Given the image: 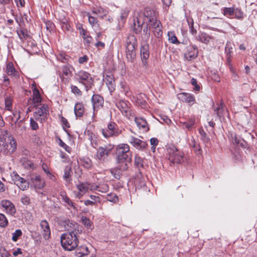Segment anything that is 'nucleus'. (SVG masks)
<instances>
[{"label": "nucleus", "instance_id": "nucleus-7", "mask_svg": "<svg viewBox=\"0 0 257 257\" xmlns=\"http://www.w3.org/2000/svg\"><path fill=\"white\" fill-rule=\"evenodd\" d=\"M116 124L113 122H110L107 125V129H102V134L105 138L117 137L121 133V131L117 129Z\"/></svg>", "mask_w": 257, "mask_h": 257}, {"label": "nucleus", "instance_id": "nucleus-45", "mask_svg": "<svg viewBox=\"0 0 257 257\" xmlns=\"http://www.w3.org/2000/svg\"><path fill=\"white\" fill-rule=\"evenodd\" d=\"M77 188L80 192L85 193L87 190L88 186L86 184L80 183L79 184L77 185Z\"/></svg>", "mask_w": 257, "mask_h": 257}, {"label": "nucleus", "instance_id": "nucleus-25", "mask_svg": "<svg viewBox=\"0 0 257 257\" xmlns=\"http://www.w3.org/2000/svg\"><path fill=\"white\" fill-rule=\"evenodd\" d=\"M190 145L193 148L194 151L197 155H201L202 151L200 144L196 142L194 138L191 140Z\"/></svg>", "mask_w": 257, "mask_h": 257}, {"label": "nucleus", "instance_id": "nucleus-59", "mask_svg": "<svg viewBox=\"0 0 257 257\" xmlns=\"http://www.w3.org/2000/svg\"><path fill=\"white\" fill-rule=\"evenodd\" d=\"M54 24H53L52 22H50V21H48L46 23V29L49 30L50 32L53 30V28H54Z\"/></svg>", "mask_w": 257, "mask_h": 257}, {"label": "nucleus", "instance_id": "nucleus-22", "mask_svg": "<svg viewBox=\"0 0 257 257\" xmlns=\"http://www.w3.org/2000/svg\"><path fill=\"white\" fill-rule=\"evenodd\" d=\"M178 98L182 101L186 103H190L195 101V97L193 95L190 93H182L178 95Z\"/></svg>", "mask_w": 257, "mask_h": 257}, {"label": "nucleus", "instance_id": "nucleus-11", "mask_svg": "<svg viewBox=\"0 0 257 257\" xmlns=\"http://www.w3.org/2000/svg\"><path fill=\"white\" fill-rule=\"evenodd\" d=\"M110 150L106 147H100L97 150V160L100 163H104L108 161V156Z\"/></svg>", "mask_w": 257, "mask_h": 257}, {"label": "nucleus", "instance_id": "nucleus-19", "mask_svg": "<svg viewBox=\"0 0 257 257\" xmlns=\"http://www.w3.org/2000/svg\"><path fill=\"white\" fill-rule=\"evenodd\" d=\"M135 121L137 126L140 129H142L144 132H147L149 128L146 120L142 117H135Z\"/></svg>", "mask_w": 257, "mask_h": 257}, {"label": "nucleus", "instance_id": "nucleus-29", "mask_svg": "<svg viewBox=\"0 0 257 257\" xmlns=\"http://www.w3.org/2000/svg\"><path fill=\"white\" fill-rule=\"evenodd\" d=\"M211 39L212 37L205 33H200L197 38L200 42L205 44L208 43Z\"/></svg>", "mask_w": 257, "mask_h": 257}, {"label": "nucleus", "instance_id": "nucleus-30", "mask_svg": "<svg viewBox=\"0 0 257 257\" xmlns=\"http://www.w3.org/2000/svg\"><path fill=\"white\" fill-rule=\"evenodd\" d=\"M81 221L82 223L88 229L92 230L94 228L92 222L91 221L87 218L86 217L82 216L81 217Z\"/></svg>", "mask_w": 257, "mask_h": 257}, {"label": "nucleus", "instance_id": "nucleus-5", "mask_svg": "<svg viewBox=\"0 0 257 257\" xmlns=\"http://www.w3.org/2000/svg\"><path fill=\"white\" fill-rule=\"evenodd\" d=\"M116 105L122 114L128 119H132L135 116V113L131 108V104L128 101L120 100Z\"/></svg>", "mask_w": 257, "mask_h": 257}, {"label": "nucleus", "instance_id": "nucleus-47", "mask_svg": "<svg viewBox=\"0 0 257 257\" xmlns=\"http://www.w3.org/2000/svg\"><path fill=\"white\" fill-rule=\"evenodd\" d=\"M58 141H59L58 142L59 145L60 147L64 148L66 152H67L68 153H70V152L71 151V149L69 146H68L66 144H65V143H64L63 142V141L60 138H58Z\"/></svg>", "mask_w": 257, "mask_h": 257}, {"label": "nucleus", "instance_id": "nucleus-61", "mask_svg": "<svg viewBox=\"0 0 257 257\" xmlns=\"http://www.w3.org/2000/svg\"><path fill=\"white\" fill-rule=\"evenodd\" d=\"M143 32L145 35V37L147 39H148L150 37V30H149L148 27H147L146 28H145L143 30Z\"/></svg>", "mask_w": 257, "mask_h": 257}, {"label": "nucleus", "instance_id": "nucleus-8", "mask_svg": "<svg viewBox=\"0 0 257 257\" xmlns=\"http://www.w3.org/2000/svg\"><path fill=\"white\" fill-rule=\"evenodd\" d=\"M77 79L80 80L86 87V89L91 87L93 85V80L92 79L90 74L88 73L81 71H79L76 75Z\"/></svg>", "mask_w": 257, "mask_h": 257}, {"label": "nucleus", "instance_id": "nucleus-4", "mask_svg": "<svg viewBox=\"0 0 257 257\" xmlns=\"http://www.w3.org/2000/svg\"><path fill=\"white\" fill-rule=\"evenodd\" d=\"M136 40L134 36L130 35L126 41V56L127 60L133 62L136 58Z\"/></svg>", "mask_w": 257, "mask_h": 257}, {"label": "nucleus", "instance_id": "nucleus-55", "mask_svg": "<svg viewBox=\"0 0 257 257\" xmlns=\"http://www.w3.org/2000/svg\"><path fill=\"white\" fill-rule=\"evenodd\" d=\"M71 91L74 94H77L78 95H81L82 93L80 89L76 86H71Z\"/></svg>", "mask_w": 257, "mask_h": 257}, {"label": "nucleus", "instance_id": "nucleus-42", "mask_svg": "<svg viewBox=\"0 0 257 257\" xmlns=\"http://www.w3.org/2000/svg\"><path fill=\"white\" fill-rule=\"evenodd\" d=\"M80 29V34L82 36L83 39L87 43H89L91 41V37L89 36H87V37H85V35H87V32L84 30V29L82 28L81 29Z\"/></svg>", "mask_w": 257, "mask_h": 257}, {"label": "nucleus", "instance_id": "nucleus-44", "mask_svg": "<svg viewBox=\"0 0 257 257\" xmlns=\"http://www.w3.org/2000/svg\"><path fill=\"white\" fill-rule=\"evenodd\" d=\"M235 18L237 19H242L243 18V13L239 8H235L234 10Z\"/></svg>", "mask_w": 257, "mask_h": 257}, {"label": "nucleus", "instance_id": "nucleus-51", "mask_svg": "<svg viewBox=\"0 0 257 257\" xmlns=\"http://www.w3.org/2000/svg\"><path fill=\"white\" fill-rule=\"evenodd\" d=\"M104 100L102 96L97 95V111L100 110L103 106Z\"/></svg>", "mask_w": 257, "mask_h": 257}, {"label": "nucleus", "instance_id": "nucleus-62", "mask_svg": "<svg viewBox=\"0 0 257 257\" xmlns=\"http://www.w3.org/2000/svg\"><path fill=\"white\" fill-rule=\"evenodd\" d=\"M71 171L70 168L69 169H65L64 171V178L66 180H67V179L69 178L70 176V171Z\"/></svg>", "mask_w": 257, "mask_h": 257}, {"label": "nucleus", "instance_id": "nucleus-33", "mask_svg": "<svg viewBox=\"0 0 257 257\" xmlns=\"http://www.w3.org/2000/svg\"><path fill=\"white\" fill-rule=\"evenodd\" d=\"M63 200L68 205L67 208L68 209H70V207H72L74 210L77 211L78 209L76 204L69 198L67 196H65L63 197Z\"/></svg>", "mask_w": 257, "mask_h": 257}, {"label": "nucleus", "instance_id": "nucleus-43", "mask_svg": "<svg viewBox=\"0 0 257 257\" xmlns=\"http://www.w3.org/2000/svg\"><path fill=\"white\" fill-rule=\"evenodd\" d=\"M8 221L6 216L2 213H0V226L5 227L8 225Z\"/></svg>", "mask_w": 257, "mask_h": 257}, {"label": "nucleus", "instance_id": "nucleus-18", "mask_svg": "<svg viewBox=\"0 0 257 257\" xmlns=\"http://www.w3.org/2000/svg\"><path fill=\"white\" fill-rule=\"evenodd\" d=\"M198 55V50L196 46L190 47L188 49V52L184 55L185 59L188 61L195 59Z\"/></svg>", "mask_w": 257, "mask_h": 257}, {"label": "nucleus", "instance_id": "nucleus-63", "mask_svg": "<svg viewBox=\"0 0 257 257\" xmlns=\"http://www.w3.org/2000/svg\"><path fill=\"white\" fill-rule=\"evenodd\" d=\"M161 118L163 119L164 122L168 124H169L172 122L171 119L169 118V117L167 116H163V117H162Z\"/></svg>", "mask_w": 257, "mask_h": 257}, {"label": "nucleus", "instance_id": "nucleus-38", "mask_svg": "<svg viewBox=\"0 0 257 257\" xmlns=\"http://www.w3.org/2000/svg\"><path fill=\"white\" fill-rule=\"evenodd\" d=\"M235 8H224L223 9V14L224 16L227 17L232 16L234 14Z\"/></svg>", "mask_w": 257, "mask_h": 257}, {"label": "nucleus", "instance_id": "nucleus-20", "mask_svg": "<svg viewBox=\"0 0 257 257\" xmlns=\"http://www.w3.org/2000/svg\"><path fill=\"white\" fill-rule=\"evenodd\" d=\"M229 139L232 144L238 146L243 147L245 144V142L243 139L237 136L235 134L231 133L229 137Z\"/></svg>", "mask_w": 257, "mask_h": 257}, {"label": "nucleus", "instance_id": "nucleus-35", "mask_svg": "<svg viewBox=\"0 0 257 257\" xmlns=\"http://www.w3.org/2000/svg\"><path fill=\"white\" fill-rule=\"evenodd\" d=\"M22 166L27 169H33L34 167V164L30 160H27L26 158H23L21 160Z\"/></svg>", "mask_w": 257, "mask_h": 257}, {"label": "nucleus", "instance_id": "nucleus-13", "mask_svg": "<svg viewBox=\"0 0 257 257\" xmlns=\"http://www.w3.org/2000/svg\"><path fill=\"white\" fill-rule=\"evenodd\" d=\"M144 23V16L142 15H139L134 19L133 28L134 31L136 34H139L141 32Z\"/></svg>", "mask_w": 257, "mask_h": 257}, {"label": "nucleus", "instance_id": "nucleus-56", "mask_svg": "<svg viewBox=\"0 0 257 257\" xmlns=\"http://www.w3.org/2000/svg\"><path fill=\"white\" fill-rule=\"evenodd\" d=\"M30 124L32 130H36L38 128V123L32 118L30 119Z\"/></svg>", "mask_w": 257, "mask_h": 257}, {"label": "nucleus", "instance_id": "nucleus-41", "mask_svg": "<svg viewBox=\"0 0 257 257\" xmlns=\"http://www.w3.org/2000/svg\"><path fill=\"white\" fill-rule=\"evenodd\" d=\"M224 106L223 103H221L219 105L214 109V112L217 116L221 117L223 116Z\"/></svg>", "mask_w": 257, "mask_h": 257}, {"label": "nucleus", "instance_id": "nucleus-1", "mask_svg": "<svg viewBox=\"0 0 257 257\" xmlns=\"http://www.w3.org/2000/svg\"><path fill=\"white\" fill-rule=\"evenodd\" d=\"M74 227V230L68 233H63L61 236V245L65 250H72L78 245L79 234L82 232V229H79V228L82 227L77 223Z\"/></svg>", "mask_w": 257, "mask_h": 257}, {"label": "nucleus", "instance_id": "nucleus-40", "mask_svg": "<svg viewBox=\"0 0 257 257\" xmlns=\"http://www.w3.org/2000/svg\"><path fill=\"white\" fill-rule=\"evenodd\" d=\"M5 108L8 110H11L12 108L13 99L10 96H7L5 98Z\"/></svg>", "mask_w": 257, "mask_h": 257}, {"label": "nucleus", "instance_id": "nucleus-39", "mask_svg": "<svg viewBox=\"0 0 257 257\" xmlns=\"http://www.w3.org/2000/svg\"><path fill=\"white\" fill-rule=\"evenodd\" d=\"M168 40L170 42L173 44H179V42L178 41L176 36L175 34L173 32H169L168 33Z\"/></svg>", "mask_w": 257, "mask_h": 257}, {"label": "nucleus", "instance_id": "nucleus-26", "mask_svg": "<svg viewBox=\"0 0 257 257\" xmlns=\"http://www.w3.org/2000/svg\"><path fill=\"white\" fill-rule=\"evenodd\" d=\"M84 108L82 103H77L74 106V112L76 117H81L84 113Z\"/></svg>", "mask_w": 257, "mask_h": 257}, {"label": "nucleus", "instance_id": "nucleus-37", "mask_svg": "<svg viewBox=\"0 0 257 257\" xmlns=\"http://www.w3.org/2000/svg\"><path fill=\"white\" fill-rule=\"evenodd\" d=\"M108 14L107 9H103L101 7L97 8V17L103 19L106 17Z\"/></svg>", "mask_w": 257, "mask_h": 257}, {"label": "nucleus", "instance_id": "nucleus-24", "mask_svg": "<svg viewBox=\"0 0 257 257\" xmlns=\"http://www.w3.org/2000/svg\"><path fill=\"white\" fill-rule=\"evenodd\" d=\"M17 33L22 41H24L30 38V36L28 33L27 29L24 28L17 29Z\"/></svg>", "mask_w": 257, "mask_h": 257}, {"label": "nucleus", "instance_id": "nucleus-57", "mask_svg": "<svg viewBox=\"0 0 257 257\" xmlns=\"http://www.w3.org/2000/svg\"><path fill=\"white\" fill-rule=\"evenodd\" d=\"M62 71L63 74L65 76H68V74L70 73L69 68L67 66H63L62 68Z\"/></svg>", "mask_w": 257, "mask_h": 257}, {"label": "nucleus", "instance_id": "nucleus-16", "mask_svg": "<svg viewBox=\"0 0 257 257\" xmlns=\"http://www.w3.org/2000/svg\"><path fill=\"white\" fill-rule=\"evenodd\" d=\"M1 205L5 209L8 213L13 214L16 212L14 204L9 200H4L1 202Z\"/></svg>", "mask_w": 257, "mask_h": 257}, {"label": "nucleus", "instance_id": "nucleus-49", "mask_svg": "<svg viewBox=\"0 0 257 257\" xmlns=\"http://www.w3.org/2000/svg\"><path fill=\"white\" fill-rule=\"evenodd\" d=\"M22 235V232L20 229H17L15 232L13 233L12 239L14 241H16L18 239L19 237Z\"/></svg>", "mask_w": 257, "mask_h": 257}, {"label": "nucleus", "instance_id": "nucleus-48", "mask_svg": "<svg viewBox=\"0 0 257 257\" xmlns=\"http://www.w3.org/2000/svg\"><path fill=\"white\" fill-rule=\"evenodd\" d=\"M88 140H90L92 146L93 148H95L96 146V140H95L96 137H95V135L92 133H88Z\"/></svg>", "mask_w": 257, "mask_h": 257}, {"label": "nucleus", "instance_id": "nucleus-2", "mask_svg": "<svg viewBox=\"0 0 257 257\" xmlns=\"http://www.w3.org/2000/svg\"><path fill=\"white\" fill-rule=\"evenodd\" d=\"M116 161L119 164L117 167L121 171H125L128 168V164L132 161V155L128 145L122 144L116 147Z\"/></svg>", "mask_w": 257, "mask_h": 257}, {"label": "nucleus", "instance_id": "nucleus-21", "mask_svg": "<svg viewBox=\"0 0 257 257\" xmlns=\"http://www.w3.org/2000/svg\"><path fill=\"white\" fill-rule=\"evenodd\" d=\"M140 52L143 63L144 65H146L147 63V60L149 58L150 55L149 46L148 45H144L141 48Z\"/></svg>", "mask_w": 257, "mask_h": 257}, {"label": "nucleus", "instance_id": "nucleus-28", "mask_svg": "<svg viewBox=\"0 0 257 257\" xmlns=\"http://www.w3.org/2000/svg\"><path fill=\"white\" fill-rule=\"evenodd\" d=\"M130 10L128 8L122 9L120 12V16L118 19L119 23H124L128 15Z\"/></svg>", "mask_w": 257, "mask_h": 257}, {"label": "nucleus", "instance_id": "nucleus-58", "mask_svg": "<svg viewBox=\"0 0 257 257\" xmlns=\"http://www.w3.org/2000/svg\"><path fill=\"white\" fill-rule=\"evenodd\" d=\"M61 121L63 126H64L67 128L70 127V124H69L68 121L65 117H64L62 116L61 117Z\"/></svg>", "mask_w": 257, "mask_h": 257}, {"label": "nucleus", "instance_id": "nucleus-17", "mask_svg": "<svg viewBox=\"0 0 257 257\" xmlns=\"http://www.w3.org/2000/svg\"><path fill=\"white\" fill-rule=\"evenodd\" d=\"M103 81L106 83L110 92L115 90V83L114 77L111 74L106 75L103 79Z\"/></svg>", "mask_w": 257, "mask_h": 257}, {"label": "nucleus", "instance_id": "nucleus-50", "mask_svg": "<svg viewBox=\"0 0 257 257\" xmlns=\"http://www.w3.org/2000/svg\"><path fill=\"white\" fill-rule=\"evenodd\" d=\"M199 133L204 143H208L209 141V138L207 137L206 133L203 130H200Z\"/></svg>", "mask_w": 257, "mask_h": 257}, {"label": "nucleus", "instance_id": "nucleus-14", "mask_svg": "<svg viewBox=\"0 0 257 257\" xmlns=\"http://www.w3.org/2000/svg\"><path fill=\"white\" fill-rule=\"evenodd\" d=\"M31 181L34 184L35 189H42L45 186V182L42 180L39 175H32L31 176Z\"/></svg>", "mask_w": 257, "mask_h": 257}, {"label": "nucleus", "instance_id": "nucleus-32", "mask_svg": "<svg viewBox=\"0 0 257 257\" xmlns=\"http://www.w3.org/2000/svg\"><path fill=\"white\" fill-rule=\"evenodd\" d=\"M195 123V118H190L188 119V121L181 122L182 124V126L183 128H187L188 130H190L192 128Z\"/></svg>", "mask_w": 257, "mask_h": 257}, {"label": "nucleus", "instance_id": "nucleus-27", "mask_svg": "<svg viewBox=\"0 0 257 257\" xmlns=\"http://www.w3.org/2000/svg\"><path fill=\"white\" fill-rule=\"evenodd\" d=\"M41 101V98L40 92L37 89L33 90V102L34 104V107H37Z\"/></svg>", "mask_w": 257, "mask_h": 257}, {"label": "nucleus", "instance_id": "nucleus-64", "mask_svg": "<svg viewBox=\"0 0 257 257\" xmlns=\"http://www.w3.org/2000/svg\"><path fill=\"white\" fill-rule=\"evenodd\" d=\"M87 59H88L87 56L85 55V56H83V57H80L79 58L78 62L82 64V63L86 62Z\"/></svg>", "mask_w": 257, "mask_h": 257}, {"label": "nucleus", "instance_id": "nucleus-54", "mask_svg": "<svg viewBox=\"0 0 257 257\" xmlns=\"http://www.w3.org/2000/svg\"><path fill=\"white\" fill-rule=\"evenodd\" d=\"M135 163L138 167H143V160L139 157H136L135 159Z\"/></svg>", "mask_w": 257, "mask_h": 257}, {"label": "nucleus", "instance_id": "nucleus-10", "mask_svg": "<svg viewBox=\"0 0 257 257\" xmlns=\"http://www.w3.org/2000/svg\"><path fill=\"white\" fill-rule=\"evenodd\" d=\"M150 13L151 15L150 16H149L148 12H146L147 15H146V17L149 20L147 26L149 28L154 29L158 27L161 24L160 22L157 20L154 12L150 11Z\"/></svg>", "mask_w": 257, "mask_h": 257}, {"label": "nucleus", "instance_id": "nucleus-53", "mask_svg": "<svg viewBox=\"0 0 257 257\" xmlns=\"http://www.w3.org/2000/svg\"><path fill=\"white\" fill-rule=\"evenodd\" d=\"M106 200L110 202H115L117 200V197L114 194H107L105 197Z\"/></svg>", "mask_w": 257, "mask_h": 257}, {"label": "nucleus", "instance_id": "nucleus-6", "mask_svg": "<svg viewBox=\"0 0 257 257\" xmlns=\"http://www.w3.org/2000/svg\"><path fill=\"white\" fill-rule=\"evenodd\" d=\"M12 180L21 190L24 191L29 188V183L24 178L20 177L16 172H13L11 174Z\"/></svg>", "mask_w": 257, "mask_h": 257}, {"label": "nucleus", "instance_id": "nucleus-60", "mask_svg": "<svg viewBox=\"0 0 257 257\" xmlns=\"http://www.w3.org/2000/svg\"><path fill=\"white\" fill-rule=\"evenodd\" d=\"M159 141L157 138H153L150 140L151 145L153 146V148L154 147H156L158 144Z\"/></svg>", "mask_w": 257, "mask_h": 257}, {"label": "nucleus", "instance_id": "nucleus-9", "mask_svg": "<svg viewBox=\"0 0 257 257\" xmlns=\"http://www.w3.org/2000/svg\"><path fill=\"white\" fill-rule=\"evenodd\" d=\"M128 142L135 148L140 150H145L148 146V144L146 142L135 138L134 136H131Z\"/></svg>", "mask_w": 257, "mask_h": 257}, {"label": "nucleus", "instance_id": "nucleus-31", "mask_svg": "<svg viewBox=\"0 0 257 257\" xmlns=\"http://www.w3.org/2000/svg\"><path fill=\"white\" fill-rule=\"evenodd\" d=\"M6 72L8 75L10 76H15L17 75L16 71L12 63H9L7 65Z\"/></svg>", "mask_w": 257, "mask_h": 257}, {"label": "nucleus", "instance_id": "nucleus-36", "mask_svg": "<svg viewBox=\"0 0 257 257\" xmlns=\"http://www.w3.org/2000/svg\"><path fill=\"white\" fill-rule=\"evenodd\" d=\"M81 164L87 169H89L92 166L91 161L88 158L80 159Z\"/></svg>", "mask_w": 257, "mask_h": 257}, {"label": "nucleus", "instance_id": "nucleus-46", "mask_svg": "<svg viewBox=\"0 0 257 257\" xmlns=\"http://www.w3.org/2000/svg\"><path fill=\"white\" fill-rule=\"evenodd\" d=\"M153 32L154 33L155 37L157 38H160L162 36L163 32L162 31V26L161 25L159 26L158 27L153 29Z\"/></svg>", "mask_w": 257, "mask_h": 257}, {"label": "nucleus", "instance_id": "nucleus-12", "mask_svg": "<svg viewBox=\"0 0 257 257\" xmlns=\"http://www.w3.org/2000/svg\"><path fill=\"white\" fill-rule=\"evenodd\" d=\"M40 227L41 234L45 240H48L51 236V231L49 223L46 220H44L40 222Z\"/></svg>", "mask_w": 257, "mask_h": 257}, {"label": "nucleus", "instance_id": "nucleus-34", "mask_svg": "<svg viewBox=\"0 0 257 257\" xmlns=\"http://www.w3.org/2000/svg\"><path fill=\"white\" fill-rule=\"evenodd\" d=\"M89 253L88 250V248L87 246L82 245L80 246L78 248H77L76 250V253L80 255H84L86 256Z\"/></svg>", "mask_w": 257, "mask_h": 257}, {"label": "nucleus", "instance_id": "nucleus-15", "mask_svg": "<svg viewBox=\"0 0 257 257\" xmlns=\"http://www.w3.org/2000/svg\"><path fill=\"white\" fill-rule=\"evenodd\" d=\"M48 106L46 104H43L41 107H39L37 110L34 113V116L37 120H42L46 117L48 112Z\"/></svg>", "mask_w": 257, "mask_h": 257}, {"label": "nucleus", "instance_id": "nucleus-52", "mask_svg": "<svg viewBox=\"0 0 257 257\" xmlns=\"http://www.w3.org/2000/svg\"><path fill=\"white\" fill-rule=\"evenodd\" d=\"M21 202L25 205H28L30 204V197L27 195H24L21 198Z\"/></svg>", "mask_w": 257, "mask_h": 257}, {"label": "nucleus", "instance_id": "nucleus-3", "mask_svg": "<svg viewBox=\"0 0 257 257\" xmlns=\"http://www.w3.org/2000/svg\"><path fill=\"white\" fill-rule=\"evenodd\" d=\"M167 154L169 160L173 164L182 163L185 161L184 154L178 149L172 146L167 149Z\"/></svg>", "mask_w": 257, "mask_h": 257}, {"label": "nucleus", "instance_id": "nucleus-23", "mask_svg": "<svg viewBox=\"0 0 257 257\" xmlns=\"http://www.w3.org/2000/svg\"><path fill=\"white\" fill-rule=\"evenodd\" d=\"M10 142L7 144L4 147H6L7 150V153H13L17 149V142L13 138H10L9 139Z\"/></svg>", "mask_w": 257, "mask_h": 257}]
</instances>
